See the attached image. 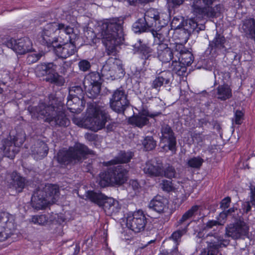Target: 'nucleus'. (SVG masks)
Wrapping results in <instances>:
<instances>
[{
    "label": "nucleus",
    "instance_id": "4",
    "mask_svg": "<svg viewBox=\"0 0 255 255\" xmlns=\"http://www.w3.org/2000/svg\"><path fill=\"white\" fill-rule=\"evenodd\" d=\"M126 17H112L106 19L101 25V34L109 54L116 51V47L124 42L123 24Z\"/></svg>",
    "mask_w": 255,
    "mask_h": 255
},
{
    "label": "nucleus",
    "instance_id": "60",
    "mask_svg": "<svg viewBox=\"0 0 255 255\" xmlns=\"http://www.w3.org/2000/svg\"><path fill=\"white\" fill-rule=\"evenodd\" d=\"M173 203L175 206V208H178L182 204L180 203V200L178 197L174 199Z\"/></svg>",
    "mask_w": 255,
    "mask_h": 255
},
{
    "label": "nucleus",
    "instance_id": "61",
    "mask_svg": "<svg viewBox=\"0 0 255 255\" xmlns=\"http://www.w3.org/2000/svg\"><path fill=\"white\" fill-rule=\"evenodd\" d=\"M80 251V247L79 244H76L74 248V251L72 255H78Z\"/></svg>",
    "mask_w": 255,
    "mask_h": 255
},
{
    "label": "nucleus",
    "instance_id": "52",
    "mask_svg": "<svg viewBox=\"0 0 255 255\" xmlns=\"http://www.w3.org/2000/svg\"><path fill=\"white\" fill-rule=\"evenodd\" d=\"M129 184V186H131L134 190L138 189L140 187V185L136 179H130Z\"/></svg>",
    "mask_w": 255,
    "mask_h": 255
},
{
    "label": "nucleus",
    "instance_id": "30",
    "mask_svg": "<svg viewBox=\"0 0 255 255\" xmlns=\"http://www.w3.org/2000/svg\"><path fill=\"white\" fill-rule=\"evenodd\" d=\"M162 166L157 162L148 161L144 168V172L150 177H160L161 175Z\"/></svg>",
    "mask_w": 255,
    "mask_h": 255
},
{
    "label": "nucleus",
    "instance_id": "49",
    "mask_svg": "<svg viewBox=\"0 0 255 255\" xmlns=\"http://www.w3.org/2000/svg\"><path fill=\"white\" fill-rule=\"evenodd\" d=\"M42 57L40 53L29 54L27 57V62L29 64L34 63L38 61Z\"/></svg>",
    "mask_w": 255,
    "mask_h": 255
},
{
    "label": "nucleus",
    "instance_id": "23",
    "mask_svg": "<svg viewBox=\"0 0 255 255\" xmlns=\"http://www.w3.org/2000/svg\"><path fill=\"white\" fill-rule=\"evenodd\" d=\"M133 155V153L130 151L120 150L118 155L113 159L104 162L103 164L109 166L119 164L128 163L130 161Z\"/></svg>",
    "mask_w": 255,
    "mask_h": 255
},
{
    "label": "nucleus",
    "instance_id": "32",
    "mask_svg": "<svg viewBox=\"0 0 255 255\" xmlns=\"http://www.w3.org/2000/svg\"><path fill=\"white\" fill-rule=\"evenodd\" d=\"M169 71L172 74V77L173 74H176L179 76H183L187 70V67L185 65H183L181 61L176 59L173 60L171 65L169 67Z\"/></svg>",
    "mask_w": 255,
    "mask_h": 255
},
{
    "label": "nucleus",
    "instance_id": "39",
    "mask_svg": "<svg viewBox=\"0 0 255 255\" xmlns=\"http://www.w3.org/2000/svg\"><path fill=\"white\" fill-rule=\"evenodd\" d=\"M171 17L168 18L169 23L170 21L171 29L175 30L176 28L178 27H182L184 26L186 23H188V20L185 21L184 18L185 17H181L183 19H180L178 17H173V19H171ZM168 24V23H167ZM167 24L166 26H167Z\"/></svg>",
    "mask_w": 255,
    "mask_h": 255
},
{
    "label": "nucleus",
    "instance_id": "63",
    "mask_svg": "<svg viewBox=\"0 0 255 255\" xmlns=\"http://www.w3.org/2000/svg\"><path fill=\"white\" fill-rule=\"evenodd\" d=\"M138 114L141 115V116H144L145 117L148 118L149 112L146 110H143L141 112H139Z\"/></svg>",
    "mask_w": 255,
    "mask_h": 255
},
{
    "label": "nucleus",
    "instance_id": "22",
    "mask_svg": "<svg viewBox=\"0 0 255 255\" xmlns=\"http://www.w3.org/2000/svg\"><path fill=\"white\" fill-rule=\"evenodd\" d=\"M100 207L104 209L106 214L108 216L116 215L120 212L121 208L118 201L107 196H106L105 199L103 201Z\"/></svg>",
    "mask_w": 255,
    "mask_h": 255
},
{
    "label": "nucleus",
    "instance_id": "40",
    "mask_svg": "<svg viewBox=\"0 0 255 255\" xmlns=\"http://www.w3.org/2000/svg\"><path fill=\"white\" fill-rule=\"evenodd\" d=\"M142 144L145 150L150 151L155 148L156 141L154 140L152 136H146L144 138Z\"/></svg>",
    "mask_w": 255,
    "mask_h": 255
},
{
    "label": "nucleus",
    "instance_id": "27",
    "mask_svg": "<svg viewBox=\"0 0 255 255\" xmlns=\"http://www.w3.org/2000/svg\"><path fill=\"white\" fill-rule=\"evenodd\" d=\"M11 178L10 185L12 186L18 193L22 192L26 184V178L16 171L12 172Z\"/></svg>",
    "mask_w": 255,
    "mask_h": 255
},
{
    "label": "nucleus",
    "instance_id": "16",
    "mask_svg": "<svg viewBox=\"0 0 255 255\" xmlns=\"http://www.w3.org/2000/svg\"><path fill=\"white\" fill-rule=\"evenodd\" d=\"M226 42L225 36L216 32L213 39L209 42L208 46L205 52V54L211 55L212 57H216L221 53H224L227 51Z\"/></svg>",
    "mask_w": 255,
    "mask_h": 255
},
{
    "label": "nucleus",
    "instance_id": "24",
    "mask_svg": "<svg viewBox=\"0 0 255 255\" xmlns=\"http://www.w3.org/2000/svg\"><path fill=\"white\" fill-rule=\"evenodd\" d=\"M175 49L179 52V57L178 59L183 65H185L187 67L192 64L194 61L193 55L186 49L183 45H176Z\"/></svg>",
    "mask_w": 255,
    "mask_h": 255
},
{
    "label": "nucleus",
    "instance_id": "31",
    "mask_svg": "<svg viewBox=\"0 0 255 255\" xmlns=\"http://www.w3.org/2000/svg\"><path fill=\"white\" fill-rule=\"evenodd\" d=\"M97 182L99 185L102 188L114 186L109 168L100 172L98 176Z\"/></svg>",
    "mask_w": 255,
    "mask_h": 255
},
{
    "label": "nucleus",
    "instance_id": "42",
    "mask_svg": "<svg viewBox=\"0 0 255 255\" xmlns=\"http://www.w3.org/2000/svg\"><path fill=\"white\" fill-rule=\"evenodd\" d=\"M204 159L200 156H196L190 158L187 161L188 165L194 168H199L202 165Z\"/></svg>",
    "mask_w": 255,
    "mask_h": 255
},
{
    "label": "nucleus",
    "instance_id": "64",
    "mask_svg": "<svg viewBox=\"0 0 255 255\" xmlns=\"http://www.w3.org/2000/svg\"><path fill=\"white\" fill-rule=\"evenodd\" d=\"M168 252L167 251H162V252H160L158 255H168Z\"/></svg>",
    "mask_w": 255,
    "mask_h": 255
},
{
    "label": "nucleus",
    "instance_id": "45",
    "mask_svg": "<svg viewBox=\"0 0 255 255\" xmlns=\"http://www.w3.org/2000/svg\"><path fill=\"white\" fill-rule=\"evenodd\" d=\"M78 66L80 71L85 72L90 70L92 65L89 60L81 59L78 63Z\"/></svg>",
    "mask_w": 255,
    "mask_h": 255
},
{
    "label": "nucleus",
    "instance_id": "33",
    "mask_svg": "<svg viewBox=\"0 0 255 255\" xmlns=\"http://www.w3.org/2000/svg\"><path fill=\"white\" fill-rule=\"evenodd\" d=\"M40 191H43L44 195L46 199L49 201V199H55L59 194V188L56 184H49L46 185L43 189Z\"/></svg>",
    "mask_w": 255,
    "mask_h": 255
},
{
    "label": "nucleus",
    "instance_id": "54",
    "mask_svg": "<svg viewBox=\"0 0 255 255\" xmlns=\"http://www.w3.org/2000/svg\"><path fill=\"white\" fill-rule=\"evenodd\" d=\"M159 16L158 12L153 8H150L147 10L144 13V16Z\"/></svg>",
    "mask_w": 255,
    "mask_h": 255
},
{
    "label": "nucleus",
    "instance_id": "62",
    "mask_svg": "<svg viewBox=\"0 0 255 255\" xmlns=\"http://www.w3.org/2000/svg\"><path fill=\"white\" fill-rule=\"evenodd\" d=\"M161 114V112H156L153 113L149 114L148 117L151 118H154L155 117H158Z\"/></svg>",
    "mask_w": 255,
    "mask_h": 255
},
{
    "label": "nucleus",
    "instance_id": "3",
    "mask_svg": "<svg viewBox=\"0 0 255 255\" xmlns=\"http://www.w3.org/2000/svg\"><path fill=\"white\" fill-rule=\"evenodd\" d=\"M249 227L243 220H238L230 224L226 228L224 236H216L208 242L207 255H218L220 248L226 247L230 241L227 238L233 240L245 239L248 236Z\"/></svg>",
    "mask_w": 255,
    "mask_h": 255
},
{
    "label": "nucleus",
    "instance_id": "48",
    "mask_svg": "<svg viewBox=\"0 0 255 255\" xmlns=\"http://www.w3.org/2000/svg\"><path fill=\"white\" fill-rule=\"evenodd\" d=\"M244 113L241 110H237L234 114L235 123L236 125H241L244 119Z\"/></svg>",
    "mask_w": 255,
    "mask_h": 255
},
{
    "label": "nucleus",
    "instance_id": "2",
    "mask_svg": "<svg viewBox=\"0 0 255 255\" xmlns=\"http://www.w3.org/2000/svg\"><path fill=\"white\" fill-rule=\"evenodd\" d=\"M27 110L33 120H43L52 126L66 128L70 124L61 103L54 99L48 105L42 103L37 106H29Z\"/></svg>",
    "mask_w": 255,
    "mask_h": 255
},
{
    "label": "nucleus",
    "instance_id": "35",
    "mask_svg": "<svg viewBox=\"0 0 255 255\" xmlns=\"http://www.w3.org/2000/svg\"><path fill=\"white\" fill-rule=\"evenodd\" d=\"M200 206L198 205L192 206L189 209L186 211L181 218L177 221L178 225H181L188 220L198 215V212Z\"/></svg>",
    "mask_w": 255,
    "mask_h": 255
},
{
    "label": "nucleus",
    "instance_id": "6",
    "mask_svg": "<svg viewBox=\"0 0 255 255\" xmlns=\"http://www.w3.org/2000/svg\"><path fill=\"white\" fill-rule=\"evenodd\" d=\"M93 151L84 144L77 142L68 148H62L58 150L56 156L57 162L61 165L68 166L73 163L81 162L92 154Z\"/></svg>",
    "mask_w": 255,
    "mask_h": 255
},
{
    "label": "nucleus",
    "instance_id": "21",
    "mask_svg": "<svg viewBox=\"0 0 255 255\" xmlns=\"http://www.w3.org/2000/svg\"><path fill=\"white\" fill-rule=\"evenodd\" d=\"M43 191L37 190L34 192L31 199V204L32 208L36 210L46 209L49 204V201L44 195Z\"/></svg>",
    "mask_w": 255,
    "mask_h": 255
},
{
    "label": "nucleus",
    "instance_id": "34",
    "mask_svg": "<svg viewBox=\"0 0 255 255\" xmlns=\"http://www.w3.org/2000/svg\"><path fill=\"white\" fill-rule=\"evenodd\" d=\"M128 122L131 125H134L138 128H142L149 123V119L138 114L129 117Z\"/></svg>",
    "mask_w": 255,
    "mask_h": 255
},
{
    "label": "nucleus",
    "instance_id": "47",
    "mask_svg": "<svg viewBox=\"0 0 255 255\" xmlns=\"http://www.w3.org/2000/svg\"><path fill=\"white\" fill-rule=\"evenodd\" d=\"M234 211L233 208H230L228 210L224 211L220 213L218 217H217V221L219 222V223H224L227 219V216L229 213H232Z\"/></svg>",
    "mask_w": 255,
    "mask_h": 255
},
{
    "label": "nucleus",
    "instance_id": "1",
    "mask_svg": "<svg viewBox=\"0 0 255 255\" xmlns=\"http://www.w3.org/2000/svg\"><path fill=\"white\" fill-rule=\"evenodd\" d=\"M78 38L73 28L53 22L46 25L39 40L42 45L52 49L57 56L66 59L77 52L76 41Z\"/></svg>",
    "mask_w": 255,
    "mask_h": 255
},
{
    "label": "nucleus",
    "instance_id": "26",
    "mask_svg": "<svg viewBox=\"0 0 255 255\" xmlns=\"http://www.w3.org/2000/svg\"><path fill=\"white\" fill-rule=\"evenodd\" d=\"M172 78V74L169 71H164L160 76L156 77L153 81L151 87L153 89L158 90L162 86H166L170 83Z\"/></svg>",
    "mask_w": 255,
    "mask_h": 255
},
{
    "label": "nucleus",
    "instance_id": "18",
    "mask_svg": "<svg viewBox=\"0 0 255 255\" xmlns=\"http://www.w3.org/2000/svg\"><path fill=\"white\" fill-rule=\"evenodd\" d=\"M114 185L121 186L126 183L128 178V170L123 165L109 167Z\"/></svg>",
    "mask_w": 255,
    "mask_h": 255
},
{
    "label": "nucleus",
    "instance_id": "38",
    "mask_svg": "<svg viewBox=\"0 0 255 255\" xmlns=\"http://www.w3.org/2000/svg\"><path fill=\"white\" fill-rule=\"evenodd\" d=\"M189 224L190 223H188L183 229H179L173 232L169 237V239L174 242V245L179 246L182 237L187 232V227Z\"/></svg>",
    "mask_w": 255,
    "mask_h": 255
},
{
    "label": "nucleus",
    "instance_id": "43",
    "mask_svg": "<svg viewBox=\"0 0 255 255\" xmlns=\"http://www.w3.org/2000/svg\"><path fill=\"white\" fill-rule=\"evenodd\" d=\"M176 172L174 167L168 166L164 169L162 166L161 175L160 177H165L167 178L172 179L176 176Z\"/></svg>",
    "mask_w": 255,
    "mask_h": 255
},
{
    "label": "nucleus",
    "instance_id": "58",
    "mask_svg": "<svg viewBox=\"0 0 255 255\" xmlns=\"http://www.w3.org/2000/svg\"><path fill=\"white\" fill-rule=\"evenodd\" d=\"M179 254L178 246L174 245L168 255H178Z\"/></svg>",
    "mask_w": 255,
    "mask_h": 255
},
{
    "label": "nucleus",
    "instance_id": "41",
    "mask_svg": "<svg viewBox=\"0 0 255 255\" xmlns=\"http://www.w3.org/2000/svg\"><path fill=\"white\" fill-rule=\"evenodd\" d=\"M49 217L47 215L41 214L32 216L30 221L35 224L45 225L48 221Z\"/></svg>",
    "mask_w": 255,
    "mask_h": 255
},
{
    "label": "nucleus",
    "instance_id": "13",
    "mask_svg": "<svg viewBox=\"0 0 255 255\" xmlns=\"http://www.w3.org/2000/svg\"><path fill=\"white\" fill-rule=\"evenodd\" d=\"M10 139L4 138L2 140V146L0 148L3 151V155L13 159L17 152L14 149L15 147H20L25 140V134L16 133L13 137L9 135Z\"/></svg>",
    "mask_w": 255,
    "mask_h": 255
},
{
    "label": "nucleus",
    "instance_id": "36",
    "mask_svg": "<svg viewBox=\"0 0 255 255\" xmlns=\"http://www.w3.org/2000/svg\"><path fill=\"white\" fill-rule=\"evenodd\" d=\"M86 197L90 201L100 207L101 206L103 201L105 199L106 195L101 192L88 190L86 192Z\"/></svg>",
    "mask_w": 255,
    "mask_h": 255
},
{
    "label": "nucleus",
    "instance_id": "15",
    "mask_svg": "<svg viewBox=\"0 0 255 255\" xmlns=\"http://www.w3.org/2000/svg\"><path fill=\"white\" fill-rule=\"evenodd\" d=\"M110 105L111 109L115 112L118 114H124L129 105L125 90L118 89L115 91L110 100Z\"/></svg>",
    "mask_w": 255,
    "mask_h": 255
},
{
    "label": "nucleus",
    "instance_id": "10",
    "mask_svg": "<svg viewBox=\"0 0 255 255\" xmlns=\"http://www.w3.org/2000/svg\"><path fill=\"white\" fill-rule=\"evenodd\" d=\"M11 49L16 53L22 55L32 49V42L29 38L24 37L15 40L9 36H0V52H2V46Z\"/></svg>",
    "mask_w": 255,
    "mask_h": 255
},
{
    "label": "nucleus",
    "instance_id": "12",
    "mask_svg": "<svg viewBox=\"0 0 255 255\" xmlns=\"http://www.w3.org/2000/svg\"><path fill=\"white\" fill-rule=\"evenodd\" d=\"M83 83L88 98L94 99L99 96L102 85V77L99 72H92L88 74Z\"/></svg>",
    "mask_w": 255,
    "mask_h": 255
},
{
    "label": "nucleus",
    "instance_id": "51",
    "mask_svg": "<svg viewBox=\"0 0 255 255\" xmlns=\"http://www.w3.org/2000/svg\"><path fill=\"white\" fill-rule=\"evenodd\" d=\"M85 138L89 141H96L98 139V135L92 133H87L85 134Z\"/></svg>",
    "mask_w": 255,
    "mask_h": 255
},
{
    "label": "nucleus",
    "instance_id": "53",
    "mask_svg": "<svg viewBox=\"0 0 255 255\" xmlns=\"http://www.w3.org/2000/svg\"><path fill=\"white\" fill-rule=\"evenodd\" d=\"M222 225V223H219V221L216 220H209L206 223V227L208 229H211L214 226H216L217 225Z\"/></svg>",
    "mask_w": 255,
    "mask_h": 255
},
{
    "label": "nucleus",
    "instance_id": "11",
    "mask_svg": "<svg viewBox=\"0 0 255 255\" xmlns=\"http://www.w3.org/2000/svg\"><path fill=\"white\" fill-rule=\"evenodd\" d=\"M85 91L83 90L81 86L75 85L69 88L66 106L71 113H77L80 112V107L85 102Z\"/></svg>",
    "mask_w": 255,
    "mask_h": 255
},
{
    "label": "nucleus",
    "instance_id": "5",
    "mask_svg": "<svg viewBox=\"0 0 255 255\" xmlns=\"http://www.w3.org/2000/svg\"><path fill=\"white\" fill-rule=\"evenodd\" d=\"M170 17H141L134 22L132 25V29L135 33H141L150 31L155 38V40L161 41L164 36L160 32L169 22Z\"/></svg>",
    "mask_w": 255,
    "mask_h": 255
},
{
    "label": "nucleus",
    "instance_id": "8",
    "mask_svg": "<svg viewBox=\"0 0 255 255\" xmlns=\"http://www.w3.org/2000/svg\"><path fill=\"white\" fill-rule=\"evenodd\" d=\"M204 17H191L188 23L174 30L172 37L176 45H183L188 41L192 33H198L205 29Z\"/></svg>",
    "mask_w": 255,
    "mask_h": 255
},
{
    "label": "nucleus",
    "instance_id": "55",
    "mask_svg": "<svg viewBox=\"0 0 255 255\" xmlns=\"http://www.w3.org/2000/svg\"><path fill=\"white\" fill-rule=\"evenodd\" d=\"M117 127V124L115 122L109 123L106 127L108 132L113 131Z\"/></svg>",
    "mask_w": 255,
    "mask_h": 255
},
{
    "label": "nucleus",
    "instance_id": "44",
    "mask_svg": "<svg viewBox=\"0 0 255 255\" xmlns=\"http://www.w3.org/2000/svg\"><path fill=\"white\" fill-rule=\"evenodd\" d=\"M49 147L47 144L43 142H41L40 145L37 150V154L41 158H44L46 157L48 153Z\"/></svg>",
    "mask_w": 255,
    "mask_h": 255
},
{
    "label": "nucleus",
    "instance_id": "19",
    "mask_svg": "<svg viewBox=\"0 0 255 255\" xmlns=\"http://www.w3.org/2000/svg\"><path fill=\"white\" fill-rule=\"evenodd\" d=\"M9 214L5 212H0V242L5 241L9 237L13 224L10 221Z\"/></svg>",
    "mask_w": 255,
    "mask_h": 255
},
{
    "label": "nucleus",
    "instance_id": "37",
    "mask_svg": "<svg viewBox=\"0 0 255 255\" xmlns=\"http://www.w3.org/2000/svg\"><path fill=\"white\" fill-rule=\"evenodd\" d=\"M218 99L221 101H225L232 96V90L227 84L219 85L217 88Z\"/></svg>",
    "mask_w": 255,
    "mask_h": 255
},
{
    "label": "nucleus",
    "instance_id": "56",
    "mask_svg": "<svg viewBox=\"0 0 255 255\" xmlns=\"http://www.w3.org/2000/svg\"><path fill=\"white\" fill-rule=\"evenodd\" d=\"M69 66V63L67 61H63L62 64V68L60 72L62 74H65V72L67 71V69Z\"/></svg>",
    "mask_w": 255,
    "mask_h": 255
},
{
    "label": "nucleus",
    "instance_id": "29",
    "mask_svg": "<svg viewBox=\"0 0 255 255\" xmlns=\"http://www.w3.org/2000/svg\"><path fill=\"white\" fill-rule=\"evenodd\" d=\"M139 45L134 47L136 53L139 57L144 60V62L148 60L152 55L153 49L144 43H142L141 39L138 40Z\"/></svg>",
    "mask_w": 255,
    "mask_h": 255
},
{
    "label": "nucleus",
    "instance_id": "25",
    "mask_svg": "<svg viewBox=\"0 0 255 255\" xmlns=\"http://www.w3.org/2000/svg\"><path fill=\"white\" fill-rule=\"evenodd\" d=\"M167 204L166 198L161 196H156L150 201L149 206L156 212L163 213L167 209Z\"/></svg>",
    "mask_w": 255,
    "mask_h": 255
},
{
    "label": "nucleus",
    "instance_id": "50",
    "mask_svg": "<svg viewBox=\"0 0 255 255\" xmlns=\"http://www.w3.org/2000/svg\"><path fill=\"white\" fill-rule=\"evenodd\" d=\"M231 202V199L230 197L228 196L224 198L220 203L221 208L225 210L229 207Z\"/></svg>",
    "mask_w": 255,
    "mask_h": 255
},
{
    "label": "nucleus",
    "instance_id": "59",
    "mask_svg": "<svg viewBox=\"0 0 255 255\" xmlns=\"http://www.w3.org/2000/svg\"><path fill=\"white\" fill-rule=\"evenodd\" d=\"M251 209H252L251 206L250 204V203H248V202L246 203V204H245L244 205V207L243 208L244 212L246 213H247L249 211H250L251 210Z\"/></svg>",
    "mask_w": 255,
    "mask_h": 255
},
{
    "label": "nucleus",
    "instance_id": "14",
    "mask_svg": "<svg viewBox=\"0 0 255 255\" xmlns=\"http://www.w3.org/2000/svg\"><path fill=\"white\" fill-rule=\"evenodd\" d=\"M146 224L147 218L141 210L128 214L127 217V227L135 233H139L143 231Z\"/></svg>",
    "mask_w": 255,
    "mask_h": 255
},
{
    "label": "nucleus",
    "instance_id": "46",
    "mask_svg": "<svg viewBox=\"0 0 255 255\" xmlns=\"http://www.w3.org/2000/svg\"><path fill=\"white\" fill-rule=\"evenodd\" d=\"M161 188L164 191L170 192L174 190V187L172 181L167 180H163L161 183Z\"/></svg>",
    "mask_w": 255,
    "mask_h": 255
},
{
    "label": "nucleus",
    "instance_id": "17",
    "mask_svg": "<svg viewBox=\"0 0 255 255\" xmlns=\"http://www.w3.org/2000/svg\"><path fill=\"white\" fill-rule=\"evenodd\" d=\"M161 133L160 140L166 143L164 147H167L169 150L175 153L177 144L176 137L172 128L167 124L161 126Z\"/></svg>",
    "mask_w": 255,
    "mask_h": 255
},
{
    "label": "nucleus",
    "instance_id": "9",
    "mask_svg": "<svg viewBox=\"0 0 255 255\" xmlns=\"http://www.w3.org/2000/svg\"><path fill=\"white\" fill-rule=\"evenodd\" d=\"M57 65L53 62H43L38 64L35 70L37 76H45V80L58 86H62L65 83L64 79L57 72Z\"/></svg>",
    "mask_w": 255,
    "mask_h": 255
},
{
    "label": "nucleus",
    "instance_id": "20",
    "mask_svg": "<svg viewBox=\"0 0 255 255\" xmlns=\"http://www.w3.org/2000/svg\"><path fill=\"white\" fill-rule=\"evenodd\" d=\"M164 39L160 41H158V45L157 46V57L158 59L162 63H168L171 60L173 59V53L172 50L168 47L167 44L162 42Z\"/></svg>",
    "mask_w": 255,
    "mask_h": 255
},
{
    "label": "nucleus",
    "instance_id": "28",
    "mask_svg": "<svg viewBox=\"0 0 255 255\" xmlns=\"http://www.w3.org/2000/svg\"><path fill=\"white\" fill-rule=\"evenodd\" d=\"M242 29L247 37L255 42V19L250 17L243 21Z\"/></svg>",
    "mask_w": 255,
    "mask_h": 255
},
{
    "label": "nucleus",
    "instance_id": "57",
    "mask_svg": "<svg viewBox=\"0 0 255 255\" xmlns=\"http://www.w3.org/2000/svg\"><path fill=\"white\" fill-rule=\"evenodd\" d=\"M189 195H187L186 193L182 194L180 196L178 197L179 200H180V203L183 204L184 203L188 198Z\"/></svg>",
    "mask_w": 255,
    "mask_h": 255
},
{
    "label": "nucleus",
    "instance_id": "7",
    "mask_svg": "<svg viewBox=\"0 0 255 255\" xmlns=\"http://www.w3.org/2000/svg\"><path fill=\"white\" fill-rule=\"evenodd\" d=\"M108 119V114L103 107L91 104L88 107L86 117L81 122L85 128L97 131L105 127Z\"/></svg>",
    "mask_w": 255,
    "mask_h": 255
}]
</instances>
